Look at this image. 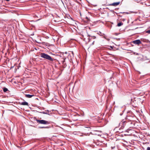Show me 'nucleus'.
Instances as JSON below:
<instances>
[{
    "label": "nucleus",
    "instance_id": "obj_1",
    "mask_svg": "<svg viewBox=\"0 0 150 150\" xmlns=\"http://www.w3.org/2000/svg\"><path fill=\"white\" fill-rule=\"evenodd\" d=\"M40 56L45 59L51 62H53L54 59L48 54L44 53H41L40 54Z\"/></svg>",
    "mask_w": 150,
    "mask_h": 150
},
{
    "label": "nucleus",
    "instance_id": "obj_2",
    "mask_svg": "<svg viewBox=\"0 0 150 150\" xmlns=\"http://www.w3.org/2000/svg\"><path fill=\"white\" fill-rule=\"evenodd\" d=\"M127 123L128 125L130 124V127H133L134 125V123L133 122H127L126 121H123L121 122H120L119 123V125H121V127L120 128L123 129L124 128L125 126L126 125V123Z\"/></svg>",
    "mask_w": 150,
    "mask_h": 150
},
{
    "label": "nucleus",
    "instance_id": "obj_3",
    "mask_svg": "<svg viewBox=\"0 0 150 150\" xmlns=\"http://www.w3.org/2000/svg\"><path fill=\"white\" fill-rule=\"evenodd\" d=\"M36 121L37 122L38 124L43 125L48 124H49V122L48 121L43 120H40L36 119Z\"/></svg>",
    "mask_w": 150,
    "mask_h": 150
},
{
    "label": "nucleus",
    "instance_id": "obj_4",
    "mask_svg": "<svg viewBox=\"0 0 150 150\" xmlns=\"http://www.w3.org/2000/svg\"><path fill=\"white\" fill-rule=\"evenodd\" d=\"M84 130L85 131V135H90L89 134V133L88 132H87V131H88V132H89L91 130V128L90 127H85L84 128Z\"/></svg>",
    "mask_w": 150,
    "mask_h": 150
},
{
    "label": "nucleus",
    "instance_id": "obj_5",
    "mask_svg": "<svg viewBox=\"0 0 150 150\" xmlns=\"http://www.w3.org/2000/svg\"><path fill=\"white\" fill-rule=\"evenodd\" d=\"M132 42L133 43L136 45H139L142 43L139 40H134Z\"/></svg>",
    "mask_w": 150,
    "mask_h": 150
},
{
    "label": "nucleus",
    "instance_id": "obj_6",
    "mask_svg": "<svg viewBox=\"0 0 150 150\" xmlns=\"http://www.w3.org/2000/svg\"><path fill=\"white\" fill-rule=\"evenodd\" d=\"M120 4V2H114L113 3L110 4L108 5V6H116L117 5H118Z\"/></svg>",
    "mask_w": 150,
    "mask_h": 150
},
{
    "label": "nucleus",
    "instance_id": "obj_7",
    "mask_svg": "<svg viewBox=\"0 0 150 150\" xmlns=\"http://www.w3.org/2000/svg\"><path fill=\"white\" fill-rule=\"evenodd\" d=\"M95 135H94L93 134H92V135H91L90 136V137L91 138V139L93 140V142H94L95 141V140L96 139V135H97L98 133H95Z\"/></svg>",
    "mask_w": 150,
    "mask_h": 150
},
{
    "label": "nucleus",
    "instance_id": "obj_8",
    "mask_svg": "<svg viewBox=\"0 0 150 150\" xmlns=\"http://www.w3.org/2000/svg\"><path fill=\"white\" fill-rule=\"evenodd\" d=\"M88 36L89 37V38H88L89 40V41H90L92 39H95L96 38V37L94 36H91L90 35H88Z\"/></svg>",
    "mask_w": 150,
    "mask_h": 150
},
{
    "label": "nucleus",
    "instance_id": "obj_9",
    "mask_svg": "<svg viewBox=\"0 0 150 150\" xmlns=\"http://www.w3.org/2000/svg\"><path fill=\"white\" fill-rule=\"evenodd\" d=\"M20 104L21 105H28V103L26 102H22L21 103H20Z\"/></svg>",
    "mask_w": 150,
    "mask_h": 150
},
{
    "label": "nucleus",
    "instance_id": "obj_10",
    "mask_svg": "<svg viewBox=\"0 0 150 150\" xmlns=\"http://www.w3.org/2000/svg\"><path fill=\"white\" fill-rule=\"evenodd\" d=\"M84 21L86 23H88L90 21V19L87 17H86L84 20Z\"/></svg>",
    "mask_w": 150,
    "mask_h": 150
},
{
    "label": "nucleus",
    "instance_id": "obj_11",
    "mask_svg": "<svg viewBox=\"0 0 150 150\" xmlns=\"http://www.w3.org/2000/svg\"><path fill=\"white\" fill-rule=\"evenodd\" d=\"M34 95H31L29 94H26L25 95V97L26 98H31L33 96H34Z\"/></svg>",
    "mask_w": 150,
    "mask_h": 150
},
{
    "label": "nucleus",
    "instance_id": "obj_12",
    "mask_svg": "<svg viewBox=\"0 0 150 150\" xmlns=\"http://www.w3.org/2000/svg\"><path fill=\"white\" fill-rule=\"evenodd\" d=\"M49 111L48 110H45L44 112H41V113H43V114H48V113L49 112Z\"/></svg>",
    "mask_w": 150,
    "mask_h": 150
},
{
    "label": "nucleus",
    "instance_id": "obj_13",
    "mask_svg": "<svg viewBox=\"0 0 150 150\" xmlns=\"http://www.w3.org/2000/svg\"><path fill=\"white\" fill-rule=\"evenodd\" d=\"M50 127L49 126H47V127H40L39 128L41 129L43 128H49Z\"/></svg>",
    "mask_w": 150,
    "mask_h": 150
},
{
    "label": "nucleus",
    "instance_id": "obj_14",
    "mask_svg": "<svg viewBox=\"0 0 150 150\" xmlns=\"http://www.w3.org/2000/svg\"><path fill=\"white\" fill-rule=\"evenodd\" d=\"M3 90L4 91V92H7V91H8V89L5 87H4L3 88Z\"/></svg>",
    "mask_w": 150,
    "mask_h": 150
},
{
    "label": "nucleus",
    "instance_id": "obj_15",
    "mask_svg": "<svg viewBox=\"0 0 150 150\" xmlns=\"http://www.w3.org/2000/svg\"><path fill=\"white\" fill-rule=\"evenodd\" d=\"M123 23L122 22H120L117 24V25L118 26H120L123 25Z\"/></svg>",
    "mask_w": 150,
    "mask_h": 150
},
{
    "label": "nucleus",
    "instance_id": "obj_16",
    "mask_svg": "<svg viewBox=\"0 0 150 150\" xmlns=\"http://www.w3.org/2000/svg\"><path fill=\"white\" fill-rule=\"evenodd\" d=\"M63 59H63V60L62 61V63L63 64H65L64 62H65V59L63 58Z\"/></svg>",
    "mask_w": 150,
    "mask_h": 150
},
{
    "label": "nucleus",
    "instance_id": "obj_17",
    "mask_svg": "<svg viewBox=\"0 0 150 150\" xmlns=\"http://www.w3.org/2000/svg\"><path fill=\"white\" fill-rule=\"evenodd\" d=\"M146 32L148 34H150V30H147Z\"/></svg>",
    "mask_w": 150,
    "mask_h": 150
},
{
    "label": "nucleus",
    "instance_id": "obj_18",
    "mask_svg": "<svg viewBox=\"0 0 150 150\" xmlns=\"http://www.w3.org/2000/svg\"><path fill=\"white\" fill-rule=\"evenodd\" d=\"M147 150H150V147H148L147 148Z\"/></svg>",
    "mask_w": 150,
    "mask_h": 150
},
{
    "label": "nucleus",
    "instance_id": "obj_19",
    "mask_svg": "<svg viewBox=\"0 0 150 150\" xmlns=\"http://www.w3.org/2000/svg\"><path fill=\"white\" fill-rule=\"evenodd\" d=\"M95 132H101L100 131H95Z\"/></svg>",
    "mask_w": 150,
    "mask_h": 150
},
{
    "label": "nucleus",
    "instance_id": "obj_20",
    "mask_svg": "<svg viewBox=\"0 0 150 150\" xmlns=\"http://www.w3.org/2000/svg\"><path fill=\"white\" fill-rule=\"evenodd\" d=\"M110 48H111V49H113V47L112 46H110Z\"/></svg>",
    "mask_w": 150,
    "mask_h": 150
},
{
    "label": "nucleus",
    "instance_id": "obj_21",
    "mask_svg": "<svg viewBox=\"0 0 150 150\" xmlns=\"http://www.w3.org/2000/svg\"><path fill=\"white\" fill-rule=\"evenodd\" d=\"M6 1H9L10 0H6Z\"/></svg>",
    "mask_w": 150,
    "mask_h": 150
},
{
    "label": "nucleus",
    "instance_id": "obj_22",
    "mask_svg": "<svg viewBox=\"0 0 150 150\" xmlns=\"http://www.w3.org/2000/svg\"><path fill=\"white\" fill-rule=\"evenodd\" d=\"M96 145H98V144H97V143H96Z\"/></svg>",
    "mask_w": 150,
    "mask_h": 150
},
{
    "label": "nucleus",
    "instance_id": "obj_23",
    "mask_svg": "<svg viewBox=\"0 0 150 150\" xmlns=\"http://www.w3.org/2000/svg\"><path fill=\"white\" fill-rule=\"evenodd\" d=\"M94 41H93V44H94V43H94Z\"/></svg>",
    "mask_w": 150,
    "mask_h": 150
},
{
    "label": "nucleus",
    "instance_id": "obj_24",
    "mask_svg": "<svg viewBox=\"0 0 150 150\" xmlns=\"http://www.w3.org/2000/svg\"><path fill=\"white\" fill-rule=\"evenodd\" d=\"M65 53V54H67V52H66Z\"/></svg>",
    "mask_w": 150,
    "mask_h": 150
},
{
    "label": "nucleus",
    "instance_id": "obj_25",
    "mask_svg": "<svg viewBox=\"0 0 150 150\" xmlns=\"http://www.w3.org/2000/svg\"><path fill=\"white\" fill-rule=\"evenodd\" d=\"M72 53L73 54V52H72Z\"/></svg>",
    "mask_w": 150,
    "mask_h": 150
},
{
    "label": "nucleus",
    "instance_id": "obj_26",
    "mask_svg": "<svg viewBox=\"0 0 150 150\" xmlns=\"http://www.w3.org/2000/svg\"><path fill=\"white\" fill-rule=\"evenodd\" d=\"M123 131H121V132H122Z\"/></svg>",
    "mask_w": 150,
    "mask_h": 150
}]
</instances>
